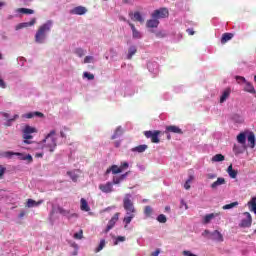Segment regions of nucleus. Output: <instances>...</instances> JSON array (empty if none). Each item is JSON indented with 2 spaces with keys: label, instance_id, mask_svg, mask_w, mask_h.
<instances>
[{
  "label": "nucleus",
  "instance_id": "obj_61",
  "mask_svg": "<svg viewBox=\"0 0 256 256\" xmlns=\"http://www.w3.org/2000/svg\"><path fill=\"white\" fill-rule=\"evenodd\" d=\"M163 97H164L165 101H168V99H171V96L169 95V93H165L163 95Z\"/></svg>",
  "mask_w": 256,
  "mask_h": 256
},
{
  "label": "nucleus",
  "instance_id": "obj_23",
  "mask_svg": "<svg viewBox=\"0 0 256 256\" xmlns=\"http://www.w3.org/2000/svg\"><path fill=\"white\" fill-rule=\"evenodd\" d=\"M146 27L148 29H157V27H159V20H157L156 18L147 20Z\"/></svg>",
  "mask_w": 256,
  "mask_h": 256
},
{
  "label": "nucleus",
  "instance_id": "obj_52",
  "mask_svg": "<svg viewBox=\"0 0 256 256\" xmlns=\"http://www.w3.org/2000/svg\"><path fill=\"white\" fill-rule=\"evenodd\" d=\"M95 57H93V56H86L85 58H84V63H95Z\"/></svg>",
  "mask_w": 256,
  "mask_h": 256
},
{
  "label": "nucleus",
  "instance_id": "obj_4",
  "mask_svg": "<svg viewBox=\"0 0 256 256\" xmlns=\"http://www.w3.org/2000/svg\"><path fill=\"white\" fill-rule=\"evenodd\" d=\"M13 156L18 157L20 161H28V163L33 162V156H31V154H23L13 151H6L3 153V157H6V159H11Z\"/></svg>",
  "mask_w": 256,
  "mask_h": 256
},
{
  "label": "nucleus",
  "instance_id": "obj_54",
  "mask_svg": "<svg viewBox=\"0 0 256 256\" xmlns=\"http://www.w3.org/2000/svg\"><path fill=\"white\" fill-rule=\"evenodd\" d=\"M236 81H237V83H239L240 85L242 84V83H247V80L245 79V77H243V76H236Z\"/></svg>",
  "mask_w": 256,
  "mask_h": 256
},
{
  "label": "nucleus",
  "instance_id": "obj_48",
  "mask_svg": "<svg viewBox=\"0 0 256 256\" xmlns=\"http://www.w3.org/2000/svg\"><path fill=\"white\" fill-rule=\"evenodd\" d=\"M126 239L127 238L125 236L114 237V245H117L118 243H124Z\"/></svg>",
  "mask_w": 256,
  "mask_h": 256
},
{
  "label": "nucleus",
  "instance_id": "obj_37",
  "mask_svg": "<svg viewBox=\"0 0 256 256\" xmlns=\"http://www.w3.org/2000/svg\"><path fill=\"white\" fill-rule=\"evenodd\" d=\"M16 13H22L25 15H33V13H35V11L33 9H29V8H18V9H16Z\"/></svg>",
  "mask_w": 256,
  "mask_h": 256
},
{
  "label": "nucleus",
  "instance_id": "obj_46",
  "mask_svg": "<svg viewBox=\"0 0 256 256\" xmlns=\"http://www.w3.org/2000/svg\"><path fill=\"white\" fill-rule=\"evenodd\" d=\"M105 248V239H101L98 247L95 249V253H99L100 251H103Z\"/></svg>",
  "mask_w": 256,
  "mask_h": 256
},
{
  "label": "nucleus",
  "instance_id": "obj_45",
  "mask_svg": "<svg viewBox=\"0 0 256 256\" xmlns=\"http://www.w3.org/2000/svg\"><path fill=\"white\" fill-rule=\"evenodd\" d=\"M133 17L135 21H139V23H143L145 21V19L143 18L140 12H135Z\"/></svg>",
  "mask_w": 256,
  "mask_h": 256
},
{
  "label": "nucleus",
  "instance_id": "obj_29",
  "mask_svg": "<svg viewBox=\"0 0 256 256\" xmlns=\"http://www.w3.org/2000/svg\"><path fill=\"white\" fill-rule=\"evenodd\" d=\"M109 173H113V175H117L121 173V167L117 165H112L110 168L106 170V175H109Z\"/></svg>",
  "mask_w": 256,
  "mask_h": 256
},
{
  "label": "nucleus",
  "instance_id": "obj_42",
  "mask_svg": "<svg viewBox=\"0 0 256 256\" xmlns=\"http://www.w3.org/2000/svg\"><path fill=\"white\" fill-rule=\"evenodd\" d=\"M193 179L194 177L192 175H190L188 177V179L186 180L185 184H184V189H186L188 191V189H191V183H193Z\"/></svg>",
  "mask_w": 256,
  "mask_h": 256
},
{
  "label": "nucleus",
  "instance_id": "obj_58",
  "mask_svg": "<svg viewBox=\"0 0 256 256\" xmlns=\"http://www.w3.org/2000/svg\"><path fill=\"white\" fill-rule=\"evenodd\" d=\"M207 179H217V174L209 173L207 174Z\"/></svg>",
  "mask_w": 256,
  "mask_h": 256
},
{
  "label": "nucleus",
  "instance_id": "obj_15",
  "mask_svg": "<svg viewBox=\"0 0 256 256\" xmlns=\"http://www.w3.org/2000/svg\"><path fill=\"white\" fill-rule=\"evenodd\" d=\"M99 189H100V191H102V193H112L113 183L107 182L106 184H100Z\"/></svg>",
  "mask_w": 256,
  "mask_h": 256
},
{
  "label": "nucleus",
  "instance_id": "obj_41",
  "mask_svg": "<svg viewBox=\"0 0 256 256\" xmlns=\"http://www.w3.org/2000/svg\"><path fill=\"white\" fill-rule=\"evenodd\" d=\"M220 161H225L223 154H216L212 157V163H220Z\"/></svg>",
  "mask_w": 256,
  "mask_h": 256
},
{
  "label": "nucleus",
  "instance_id": "obj_8",
  "mask_svg": "<svg viewBox=\"0 0 256 256\" xmlns=\"http://www.w3.org/2000/svg\"><path fill=\"white\" fill-rule=\"evenodd\" d=\"M55 213H59L60 215H63V217H67L68 219H71V217H73V215L69 212V210H65L63 209V207L60 206H53L52 207V211L50 212V219H53V215H55Z\"/></svg>",
  "mask_w": 256,
  "mask_h": 256
},
{
  "label": "nucleus",
  "instance_id": "obj_17",
  "mask_svg": "<svg viewBox=\"0 0 256 256\" xmlns=\"http://www.w3.org/2000/svg\"><path fill=\"white\" fill-rule=\"evenodd\" d=\"M219 217V213H210V214H206L203 217L202 223L204 225H209V223H211V221H213V219Z\"/></svg>",
  "mask_w": 256,
  "mask_h": 256
},
{
  "label": "nucleus",
  "instance_id": "obj_13",
  "mask_svg": "<svg viewBox=\"0 0 256 256\" xmlns=\"http://www.w3.org/2000/svg\"><path fill=\"white\" fill-rule=\"evenodd\" d=\"M117 221H119V213H116L114 215V217H112L109 220V222H108L105 230L103 231V233L107 234L111 229H113V227H115V225L117 224Z\"/></svg>",
  "mask_w": 256,
  "mask_h": 256
},
{
  "label": "nucleus",
  "instance_id": "obj_21",
  "mask_svg": "<svg viewBox=\"0 0 256 256\" xmlns=\"http://www.w3.org/2000/svg\"><path fill=\"white\" fill-rule=\"evenodd\" d=\"M147 149H149V146H147V144H141L139 146L131 148L130 151L132 153H145V151H147Z\"/></svg>",
  "mask_w": 256,
  "mask_h": 256
},
{
  "label": "nucleus",
  "instance_id": "obj_40",
  "mask_svg": "<svg viewBox=\"0 0 256 256\" xmlns=\"http://www.w3.org/2000/svg\"><path fill=\"white\" fill-rule=\"evenodd\" d=\"M233 39V33H224L221 38V43H227Z\"/></svg>",
  "mask_w": 256,
  "mask_h": 256
},
{
  "label": "nucleus",
  "instance_id": "obj_64",
  "mask_svg": "<svg viewBox=\"0 0 256 256\" xmlns=\"http://www.w3.org/2000/svg\"><path fill=\"white\" fill-rule=\"evenodd\" d=\"M137 167H138V169H139L140 171H145V166H143V165H137Z\"/></svg>",
  "mask_w": 256,
  "mask_h": 256
},
{
  "label": "nucleus",
  "instance_id": "obj_57",
  "mask_svg": "<svg viewBox=\"0 0 256 256\" xmlns=\"http://www.w3.org/2000/svg\"><path fill=\"white\" fill-rule=\"evenodd\" d=\"M5 171H7V168L0 165V177H3V175H5Z\"/></svg>",
  "mask_w": 256,
  "mask_h": 256
},
{
  "label": "nucleus",
  "instance_id": "obj_19",
  "mask_svg": "<svg viewBox=\"0 0 256 256\" xmlns=\"http://www.w3.org/2000/svg\"><path fill=\"white\" fill-rule=\"evenodd\" d=\"M129 27L132 31L133 39H142L143 38V34L141 32H139V30H137V28H135V24L129 23Z\"/></svg>",
  "mask_w": 256,
  "mask_h": 256
},
{
  "label": "nucleus",
  "instance_id": "obj_26",
  "mask_svg": "<svg viewBox=\"0 0 256 256\" xmlns=\"http://www.w3.org/2000/svg\"><path fill=\"white\" fill-rule=\"evenodd\" d=\"M221 185H225V178L219 177L217 178V181L213 182L210 187L211 189H217L218 187H221Z\"/></svg>",
  "mask_w": 256,
  "mask_h": 256
},
{
  "label": "nucleus",
  "instance_id": "obj_30",
  "mask_svg": "<svg viewBox=\"0 0 256 256\" xmlns=\"http://www.w3.org/2000/svg\"><path fill=\"white\" fill-rule=\"evenodd\" d=\"M67 175H69L73 183H77V180L79 179V170L68 171Z\"/></svg>",
  "mask_w": 256,
  "mask_h": 256
},
{
  "label": "nucleus",
  "instance_id": "obj_11",
  "mask_svg": "<svg viewBox=\"0 0 256 256\" xmlns=\"http://www.w3.org/2000/svg\"><path fill=\"white\" fill-rule=\"evenodd\" d=\"M160 131L159 130H154V131H144V135L147 139H151L152 143H159V135H160Z\"/></svg>",
  "mask_w": 256,
  "mask_h": 256
},
{
  "label": "nucleus",
  "instance_id": "obj_27",
  "mask_svg": "<svg viewBox=\"0 0 256 256\" xmlns=\"http://www.w3.org/2000/svg\"><path fill=\"white\" fill-rule=\"evenodd\" d=\"M24 119H33V117H43V113L41 112H28L26 114H23L22 116Z\"/></svg>",
  "mask_w": 256,
  "mask_h": 256
},
{
  "label": "nucleus",
  "instance_id": "obj_49",
  "mask_svg": "<svg viewBox=\"0 0 256 256\" xmlns=\"http://www.w3.org/2000/svg\"><path fill=\"white\" fill-rule=\"evenodd\" d=\"M83 77L88 79V81H93V79H95V75H93L91 72H84Z\"/></svg>",
  "mask_w": 256,
  "mask_h": 256
},
{
  "label": "nucleus",
  "instance_id": "obj_50",
  "mask_svg": "<svg viewBox=\"0 0 256 256\" xmlns=\"http://www.w3.org/2000/svg\"><path fill=\"white\" fill-rule=\"evenodd\" d=\"M157 222L158 223H167V217L165 216V214L158 215Z\"/></svg>",
  "mask_w": 256,
  "mask_h": 256
},
{
  "label": "nucleus",
  "instance_id": "obj_39",
  "mask_svg": "<svg viewBox=\"0 0 256 256\" xmlns=\"http://www.w3.org/2000/svg\"><path fill=\"white\" fill-rule=\"evenodd\" d=\"M123 135V128L121 126H118L112 135L111 139H118V137H121Z\"/></svg>",
  "mask_w": 256,
  "mask_h": 256
},
{
  "label": "nucleus",
  "instance_id": "obj_2",
  "mask_svg": "<svg viewBox=\"0 0 256 256\" xmlns=\"http://www.w3.org/2000/svg\"><path fill=\"white\" fill-rule=\"evenodd\" d=\"M132 199L133 196L131 194H126L123 199V207L126 211V215L123 218L124 229H128L133 219H135V214L137 213V209H135Z\"/></svg>",
  "mask_w": 256,
  "mask_h": 256
},
{
  "label": "nucleus",
  "instance_id": "obj_22",
  "mask_svg": "<svg viewBox=\"0 0 256 256\" xmlns=\"http://www.w3.org/2000/svg\"><path fill=\"white\" fill-rule=\"evenodd\" d=\"M128 176H129V172H126L124 174H121L118 177H114L112 180V185H119V183H121L122 181H125V179H127Z\"/></svg>",
  "mask_w": 256,
  "mask_h": 256
},
{
  "label": "nucleus",
  "instance_id": "obj_53",
  "mask_svg": "<svg viewBox=\"0 0 256 256\" xmlns=\"http://www.w3.org/2000/svg\"><path fill=\"white\" fill-rule=\"evenodd\" d=\"M120 169H121V173H123L125 169H129V162H121Z\"/></svg>",
  "mask_w": 256,
  "mask_h": 256
},
{
  "label": "nucleus",
  "instance_id": "obj_34",
  "mask_svg": "<svg viewBox=\"0 0 256 256\" xmlns=\"http://www.w3.org/2000/svg\"><path fill=\"white\" fill-rule=\"evenodd\" d=\"M155 211L151 206H145L144 208V217L145 219H149V217H152Z\"/></svg>",
  "mask_w": 256,
  "mask_h": 256
},
{
  "label": "nucleus",
  "instance_id": "obj_47",
  "mask_svg": "<svg viewBox=\"0 0 256 256\" xmlns=\"http://www.w3.org/2000/svg\"><path fill=\"white\" fill-rule=\"evenodd\" d=\"M232 119H233V122L234 123H243L245 120L242 118V116L241 115H239V114H235L233 117H232Z\"/></svg>",
  "mask_w": 256,
  "mask_h": 256
},
{
  "label": "nucleus",
  "instance_id": "obj_32",
  "mask_svg": "<svg viewBox=\"0 0 256 256\" xmlns=\"http://www.w3.org/2000/svg\"><path fill=\"white\" fill-rule=\"evenodd\" d=\"M244 91H246V93H251L252 95H255V93H256L255 87L253 86V84L251 82L245 83Z\"/></svg>",
  "mask_w": 256,
  "mask_h": 256
},
{
  "label": "nucleus",
  "instance_id": "obj_12",
  "mask_svg": "<svg viewBox=\"0 0 256 256\" xmlns=\"http://www.w3.org/2000/svg\"><path fill=\"white\" fill-rule=\"evenodd\" d=\"M147 69L149 73H152V75H159V64L153 60L148 61L147 63Z\"/></svg>",
  "mask_w": 256,
  "mask_h": 256
},
{
  "label": "nucleus",
  "instance_id": "obj_31",
  "mask_svg": "<svg viewBox=\"0 0 256 256\" xmlns=\"http://www.w3.org/2000/svg\"><path fill=\"white\" fill-rule=\"evenodd\" d=\"M43 204V200H39L38 202L33 200V199H28L27 201V207H29V209L33 208V207H39V205Z\"/></svg>",
  "mask_w": 256,
  "mask_h": 256
},
{
  "label": "nucleus",
  "instance_id": "obj_18",
  "mask_svg": "<svg viewBox=\"0 0 256 256\" xmlns=\"http://www.w3.org/2000/svg\"><path fill=\"white\" fill-rule=\"evenodd\" d=\"M85 13H87V8L84 6H77L70 10L71 15H85Z\"/></svg>",
  "mask_w": 256,
  "mask_h": 256
},
{
  "label": "nucleus",
  "instance_id": "obj_1",
  "mask_svg": "<svg viewBox=\"0 0 256 256\" xmlns=\"http://www.w3.org/2000/svg\"><path fill=\"white\" fill-rule=\"evenodd\" d=\"M59 139L60 143H63V141L67 139L65 132L60 131V133L57 134L55 130H51L50 133L47 134L45 139L42 141V149L53 153V151H55L57 147V142L59 141Z\"/></svg>",
  "mask_w": 256,
  "mask_h": 256
},
{
  "label": "nucleus",
  "instance_id": "obj_60",
  "mask_svg": "<svg viewBox=\"0 0 256 256\" xmlns=\"http://www.w3.org/2000/svg\"><path fill=\"white\" fill-rule=\"evenodd\" d=\"M188 35H195V31L191 28H188L187 30Z\"/></svg>",
  "mask_w": 256,
  "mask_h": 256
},
{
  "label": "nucleus",
  "instance_id": "obj_20",
  "mask_svg": "<svg viewBox=\"0 0 256 256\" xmlns=\"http://www.w3.org/2000/svg\"><path fill=\"white\" fill-rule=\"evenodd\" d=\"M245 149H247L246 145L234 144L233 153H234V155H241L242 153H245Z\"/></svg>",
  "mask_w": 256,
  "mask_h": 256
},
{
  "label": "nucleus",
  "instance_id": "obj_33",
  "mask_svg": "<svg viewBox=\"0 0 256 256\" xmlns=\"http://www.w3.org/2000/svg\"><path fill=\"white\" fill-rule=\"evenodd\" d=\"M80 203H81V206H80L81 211H86V212L91 211V207H89V203L87 202V200H85V198H81Z\"/></svg>",
  "mask_w": 256,
  "mask_h": 256
},
{
  "label": "nucleus",
  "instance_id": "obj_59",
  "mask_svg": "<svg viewBox=\"0 0 256 256\" xmlns=\"http://www.w3.org/2000/svg\"><path fill=\"white\" fill-rule=\"evenodd\" d=\"M34 156L37 158V159H41V157H43V152H36L34 154Z\"/></svg>",
  "mask_w": 256,
  "mask_h": 256
},
{
  "label": "nucleus",
  "instance_id": "obj_24",
  "mask_svg": "<svg viewBox=\"0 0 256 256\" xmlns=\"http://www.w3.org/2000/svg\"><path fill=\"white\" fill-rule=\"evenodd\" d=\"M229 97H231V88H226L220 96V103H225Z\"/></svg>",
  "mask_w": 256,
  "mask_h": 256
},
{
  "label": "nucleus",
  "instance_id": "obj_55",
  "mask_svg": "<svg viewBox=\"0 0 256 256\" xmlns=\"http://www.w3.org/2000/svg\"><path fill=\"white\" fill-rule=\"evenodd\" d=\"M17 61H18V65H20V67H23V65H25L27 59H25V57H18Z\"/></svg>",
  "mask_w": 256,
  "mask_h": 256
},
{
  "label": "nucleus",
  "instance_id": "obj_16",
  "mask_svg": "<svg viewBox=\"0 0 256 256\" xmlns=\"http://www.w3.org/2000/svg\"><path fill=\"white\" fill-rule=\"evenodd\" d=\"M165 133H176L178 135H183V130L179 126L170 125L166 127Z\"/></svg>",
  "mask_w": 256,
  "mask_h": 256
},
{
  "label": "nucleus",
  "instance_id": "obj_43",
  "mask_svg": "<svg viewBox=\"0 0 256 256\" xmlns=\"http://www.w3.org/2000/svg\"><path fill=\"white\" fill-rule=\"evenodd\" d=\"M239 205V202H232L230 204H226L222 207V209H224L225 211L229 210V209H234V207H237Z\"/></svg>",
  "mask_w": 256,
  "mask_h": 256
},
{
  "label": "nucleus",
  "instance_id": "obj_5",
  "mask_svg": "<svg viewBox=\"0 0 256 256\" xmlns=\"http://www.w3.org/2000/svg\"><path fill=\"white\" fill-rule=\"evenodd\" d=\"M37 129L27 125L25 126V128L23 129L22 133H23V143H25L26 145H31V143H33L31 141V139H33V133H36Z\"/></svg>",
  "mask_w": 256,
  "mask_h": 256
},
{
  "label": "nucleus",
  "instance_id": "obj_51",
  "mask_svg": "<svg viewBox=\"0 0 256 256\" xmlns=\"http://www.w3.org/2000/svg\"><path fill=\"white\" fill-rule=\"evenodd\" d=\"M155 35L158 39H163L164 37H167V33H165V31L155 32Z\"/></svg>",
  "mask_w": 256,
  "mask_h": 256
},
{
  "label": "nucleus",
  "instance_id": "obj_62",
  "mask_svg": "<svg viewBox=\"0 0 256 256\" xmlns=\"http://www.w3.org/2000/svg\"><path fill=\"white\" fill-rule=\"evenodd\" d=\"M159 253H161V251L159 249H157L156 251H154L152 253V256H159Z\"/></svg>",
  "mask_w": 256,
  "mask_h": 256
},
{
  "label": "nucleus",
  "instance_id": "obj_38",
  "mask_svg": "<svg viewBox=\"0 0 256 256\" xmlns=\"http://www.w3.org/2000/svg\"><path fill=\"white\" fill-rule=\"evenodd\" d=\"M135 53H137V46H130L126 59H133V55H135Z\"/></svg>",
  "mask_w": 256,
  "mask_h": 256
},
{
  "label": "nucleus",
  "instance_id": "obj_28",
  "mask_svg": "<svg viewBox=\"0 0 256 256\" xmlns=\"http://www.w3.org/2000/svg\"><path fill=\"white\" fill-rule=\"evenodd\" d=\"M236 139L240 145H245L247 143V134L245 132H241L237 135Z\"/></svg>",
  "mask_w": 256,
  "mask_h": 256
},
{
  "label": "nucleus",
  "instance_id": "obj_10",
  "mask_svg": "<svg viewBox=\"0 0 256 256\" xmlns=\"http://www.w3.org/2000/svg\"><path fill=\"white\" fill-rule=\"evenodd\" d=\"M243 217L244 218L239 223V227H242V229H247L251 227V224L253 223V218L251 217V213L244 212Z\"/></svg>",
  "mask_w": 256,
  "mask_h": 256
},
{
  "label": "nucleus",
  "instance_id": "obj_56",
  "mask_svg": "<svg viewBox=\"0 0 256 256\" xmlns=\"http://www.w3.org/2000/svg\"><path fill=\"white\" fill-rule=\"evenodd\" d=\"M74 239H83V230H80L79 232H76L74 234Z\"/></svg>",
  "mask_w": 256,
  "mask_h": 256
},
{
  "label": "nucleus",
  "instance_id": "obj_9",
  "mask_svg": "<svg viewBox=\"0 0 256 256\" xmlns=\"http://www.w3.org/2000/svg\"><path fill=\"white\" fill-rule=\"evenodd\" d=\"M2 125H4V127H11L13 126V123H15V121H17V119H19V116L17 114H15L13 117H11V115L9 113H2Z\"/></svg>",
  "mask_w": 256,
  "mask_h": 256
},
{
  "label": "nucleus",
  "instance_id": "obj_14",
  "mask_svg": "<svg viewBox=\"0 0 256 256\" xmlns=\"http://www.w3.org/2000/svg\"><path fill=\"white\" fill-rule=\"evenodd\" d=\"M35 23H37V19L32 18L31 21H29V22L19 23L18 25H16L15 29H16V31H19V29H25L27 27H33V25H35Z\"/></svg>",
  "mask_w": 256,
  "mask_h": 256
},
{
  "label": "nucleus",
  "instance_id": "obj_36",
  "mask_svg": "<svg viewBox=\"0 0 256 256\" xmlns=\"http://www.w3.org/2000/svg\"><path fill=\"white\" fill-rule=\"evenodd\" d=\"M227 173L231 179H237V173L238 171L233 169V165H230L227 169Z\"/></svg>",
  "mask_w": 256,
  "mask_h": 256
},
{
  "label": "nucleus",
  "instance_id": "obj_44",
  "mask_svg": "<svg viewBox=\"0 0 256 256\" xmlns=\"http://www.w3.org/2000/svg\"><path fill=\"white\" fill-rule=\"evenodd\" d=\"M74 53L75 55H77V57H84L86 51L83 48L79 47L74 50Z\"/></svg>",
  "mask_w": 256,
  "mask_h": 256
},
{
  "label": "nucleus",
  "instance_id": "obj_25",
  "mask_svg": "<svg viewBox=\"0 0 256 256\" xmlns=\"http://www.w3.org/2000/svg\"><path fill=\"white\" fill-rule=\"evenodd\" d=\"M247 141L248 147H250V149H255V133L249 132L247 136Z\"/></svg>",
  "mask_w": 256,
  "mask_h": 256
},
{
  "label": "nucleus",
  "instance_id": "obj_7",
  "mask_svg": "<svg viewBox=\"0 0 256 256\" xmlns=\"http://www.w3.org/2000/svg\"><path fill=\"white\" fill-rule=\"evenodd\" d=\"M151 17L157 21H159V19H167V17H169V10L167 8H159L153 11Z\"/></svg>",
  "mask_w": 256,
  "mask_h": 256
},
{
  "label": "nucleus",
  "instance_id": "obj_63",
  "mask_svg": "<svg viewBox=\"0 0 256 256\" xmlns=\"http://www.w3.org/2000/svg\"><path fill=\"white\" fill-rule=\"evenodd\" d=\"M6 6H7L6 2L0 1V9H3V7H6Z\"/></svg>",
  "mask_w": 256,
  "mask_h": 256
},
{
  "label": "nucleus",
  "instance_id": "obj_6",
  "mask_svg": "<svg viewBox=\"0 0 256 256\" xmlns=\"http://www.w3.org/2000/svg\"><path fill=\"white\" fill-rule=\"evenodd\" d=\"M202 235H208L209 238L212 241H216L217 243H223L224 239H223V234H221V232H219L218 230H214L213 232L209 231V230H205Z\"/></svg>",
  "mask_w": 256,
  "mask_h": 256
},
{
  "label": "nucleus",
  "instance_id": "obj_35",
  "mask_svg": "<svg viewBox=\"0 0 256 256\" xmlns=\"http://www.w3.org/2000/svg\"><path fill=\"white\" fill-rule=\"evenodd\" d=\"M248 207L256 215V197H252L248 202Z\"/></svg>",
  "mask_w": 256,
  "mask_h": 256
},
{
  "label": "nucleus",
  "instance_id": "obj_3",
  "mask_svg": "<svg viewBox=\"0 0 256 256\" xmlns=\"http://www.w3.org/2000/svg\"><path fill=\"white\" fill-rule=\"evenodd\" d=\"M53 29V20H48L44 24L40 25L35 34V43L39 45H44L47 43V37Z\"/></svg>",
  "mask_w": 256,
  "mask_h": 256
}]
</instances>
